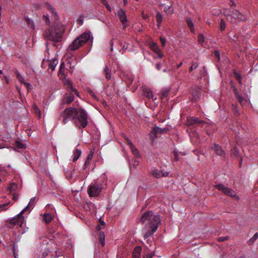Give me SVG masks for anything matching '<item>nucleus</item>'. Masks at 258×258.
<instances>
[{"label": "nucleus", "instance_id": "nucleus-4", "mask_svg": "<svg viewBox=\"0 0 258 258\" xmlns=\"http://www.w3.org/2000/svg\"><path fill=\"white\" fill-rule=\"evenodd\" d=\"M35 198H31L27 206L18 214L16 217L7 220L6 221V225L10 228H12L15 225L22 227L24 220V217L23 216V215L25 211L30 210L31 208L33 206V203L35 201Z\"/></svg>", "mask_w": 258, "mask_h": 258}, {"label": "nucleus", "instance_id": "nucleus-35", "mask_svg": "<svg viewBox=\"0 0 258 258\" xmlns=\"http://www.w3.org/2000/svg\"><path fill=\"white\" fill-rule=\"evenodd\" d=\"M64 68H65L64 63V62H62L61 63L60 67H59L58 75H64Z\"/></svg>", "mask_w": 258, "mask_h": 258}, {"label": "nucleus", "instance_id": "nucleus-62", "mask_svg": "<svg viewBox=\"0 0 258 258\" xmlns=\"http://www.w3.org/2000/svg\"><path fill=\"white\" fill-rule=\"evenodd\" d=\"M122 24L123 25V29H125L128 26L127 22H124V24Z\"/></svg>", "mask_w": 258, "mask_h": 258}, {"label": "nucleus", "instance_id": "nucleus-15", "mask_svg": "<svg viewBox=\"0 0 258 258\" xmlns=\"http://www.w3.org/2000/svg\"><path fill=\"white\" fill-rule=\"evenodd\" d=\"M45 8L51 13L52 16L54 17V20H56L58 19V15L55 9L48 3H46L45 4Z\"/></svg>", "mask_w": 258, "mask_h": 258}, {"label": "nucleus", "instance_id": "nucleus-3", "mask_svg": "<svg viewBox=\"0 0 258 258\" xmlns=\"http://www.w3.org/2000/svg\"><path fill=\"white\" fill-rule=\"evenodd\" d=\"M64 30L63 25L54 22L49 29L45 31L44 35L47 40L52 41V45L54 46L56 42L61 41Z\"/></svg>", "mask_w": 258, "mask_h": 258}, {"label": "nucleus", "instance_id": "nucleus-41", "mask_svg": "<svg viewBox=\"0 0 258 258\" xmlns=\"http://www.w3.org/2000/svg\"><path fill=\"white\" fill-rule=\"evenodd\" d=\"M10 202H8L7 203L1 204L0 205V211H4L6 210L8 208L7 206L9 205Z\"/></svg>", "mask_w": 258, "mask_h": 258}, {"label": "nucleus", "instance_id": "nucleus-24", "mask_svg": "<svg viewBox=\"0 0 258 258\" xmlns=\"http://www.w3.org/2000/svg\"><path fill=\"white\" fill-rule=\"evenodd\" d=\"M81 153L82 152L81 150L78 149V148L75 149V150L74 151L73 161H76L81 156Z\"/></svg>", "mask_w": 258, "mask_h": 258}, {"label": "nucleus", "instance_id": "nucleus-11", "mask_svg": "<svg viewBox=\"0 0 258 258\" xmlns=\"http://www.w3.org/2000/svg\"><path fill=\"white\" fill-rule=\"evenodd\" d=\"M64 85L68 92H74L77 96H79V93L78 91L73 87L72 83L71 80L68 79L64 80Z\"/></svg>", "mask_w": 258, "mask_h": 258}, {"label": "nucleus", "instance_id": "nucleus-53", "mask_svg": "<svg viewBox=\"0 0 258 258\" xmlns=\"http://www.w3.org/2000/svg\"><path fill=\"white\" fill-rule=\"evenodd\" d=\"M78 24L80 25H82L83 24V19H78L77 21Z\"/></svg>", "mask_w": 258, "mask_h": 258}, {"label": "nucleus", "instance_id": "nucleus-17", "mask_svg": "<svg viewBox=\"0 0 258 258\" xmlns=\"http://www.w3.org/2000/svg\"><path fill=\"white\" fill-rule=\"evenodd\" d=\"M68 63L70 64V71L72 73L73 70L77 63V60L74 56H72L68 59Z\"/></svg>", "mask_w": 258, "mask_h": 258}, {"label": "nucleus", "instance_id": "nucleus-50", "mask_svg": "<svg viewBox=\"0 0 258 258\" xmlns=\"http://www.w3.org/2000/svg\"><path fill=\"white\" fill-rule=\"evenodd\" d=\"M15 74L16 78L18 80H19V79H20L21 77H22V76L21 75V74L18 71H16L15 72Z\"/></svg>", "mask_w": 258, "mask_h": 258}, {"label": "nucleus", "instance_id": "nucleus-54", "mask_svg": "<svg viewBox=\"0 0 258 258\" xmlns=\"http://www.w3.org/2000/svg\"><path fill=\"white\" fill-rule=\"evenodd\" d=\"M104 5L105 6L107 10H108L109 12L111 11V8L107 3H105Z\"/></svg>", "mask_w": 258, "mask_h": 258}, {"label": "nucleus", "instance_id": "nucleus-47", "mask_svg": "<svg viewBox=\"0 0 258 258\" xmlns=\"http://www.w3.org/2000/svg\"><path fill=\"white\" fill-rule=\"evenodd\" d=\"M43 18L44 20L45 21L46 24L47 25H49L50 24V20H49L48 16V15H44Z\"/></svg>", "mask_w": 258, "mask_h": 258}, {"label": "nucleus", "instance_id": "nucleus-32", "mask_svg": "<svg viewBox=\"0 0 258 258\" xmlns=\"http://www.w3.org/2000/svg\"><path fill=\"white\" fill-rule=\"evenodd\" d=\"M44 219L46 223H49L53 219L52 215L50 214H45L44 215Z\"/></svg>", "mask_w": 258, "mask_h": 258}, {"label": "nucleus", "instance_id": "nucleus-27", "mask_svg": "<svg viewBox=\"0 0 258 258\" xmlns=\"http://www.w3.org/2000/svg\"><path fill=\"white\" fill-rule=\"evenodd\" d=\"M258 238V232H256L254 235L250 238L247 241V243L248 245H252Z\"/></svg>", "mask_w": 258, "mask_h": 258}, {"label": "nucleus", "instance_id": "nucleus-38", "mask_svg": "<svg viewBox=\"0 0 258 258\" xmlns=\"http://www.w3.org/2000/svg\"><path fill=\"white\" fill-rule=\"evenodd\" d=\"M236 98H237L239 102L242 105H244L246 102V100H245V98H244L243 97H242L241 96H240V95H238V96L236 97Z\"/></svg>", "mask_w": 258, "mask_h": 258}, {"label": "nucleus", "instance_id": "nucleus-2", "mask_svg": "<svg viewBox=\"0 0 258 258\" xmlns=\"http://www.w3.org/2000/svg\"><path fill=\"white\" fill-rule=\"evenodd\" d=\"M140 222L145 224L147 231L144 237L147 238L152 236L156 231L160 223V219L158 215H154L151 211H148L141 217Z\"/></svg>", "mask_w": 258, "mask_h": 258}, {"label": "nucleus", "instance_id": "nucleus-58", "mask_svg": "<svg viewBox=\"0 0 258 258\" xmlns=\"http://www.w3.org/2000/svg\"><path fill=\"white\" fill-rule=\"evenodd\" d=\"M89 94L90 95H91L92 97H93L94 99H97V97L94 95V94L92 91H89Z\"/></svg>", "mask_w": 258, "mask_h": 258}, {"label": "nucleus", "instance_id": "nucleus-25", "mask_svg": "<svg viewBox=\"0 0 258 258\" xmlns=\"http://www.w3.org/2000/svg\"><path fill=\"white\" fill-rule=\"evenodd\" d=\"M167 128H162L158 126H156L153 130V132L155 135H157L158 134H163L167 132Z\"/></svg>", "mask_w": 258, "mask_h": 258}, {"label": "nucleus", "instance_id": "nucleus-10", "mask_svg": "<svg viewBox=\"0 0 258 258\" xmlns=\"http://www.w3.org/2000/svg\"><path fill=\"white\" fill-rule=\"evenodd\" d=\"M191 94V101H198L200 98L201 89L198 87L192 88L190 90Z\"/></svg>", "mask_w": 258, "mask_h": 258}, {"label": "nucleus", "instance_id": "nucleus-55", "mask_svg": "<svg viewBox=\"0 0 258 258\" xmlns=\"http://www.w3.org/2000/svg\"><path fill=\"white\" fill-rule=\"evenodd\" d=\"M233 91H234V94H235L236 97L237 96H238V95H239V94H238V91H237L236 88H234V89H233Z\"/></svg>", "mask_w": 258, "mask_h": 258}, {"label": "nucleus", "instance_id": "nucleus-39", "mask_svg": "<svg viewBox=\"0 0 258 258\" xmlns=\"http://www.w3.org/2000/svg\"><path fill=\"white\" fill-rule=\"evenodd\" d=\"M232 155L234 156L235 157H237L239 155V151L236 147H234L231 150Z\"/></svg>", "mask_w": 258, "mask_h": 258}, {"label": "nucleus", "instance_id": "nucleus-59", "mask_svg": "<svg viewBox=\"0 0 258 258\" xmlns=\"http://www.w3.org/2000/svg\"><path fill=\"white\" fill-rule=\"evenodd\" d=\"M24 85L27 87V88L28 90L30 89L31 85L29 83H25Z\"/></svg>", "mask_w": 258, "mask_h": 258}, {"label": "nucleus", "instance_id": "nucleus-45", "mask_svg": "<svg viewBox=\"0 0 258 258\" xmlns=\"http://www.w3.org/2000/svg\"><path fill=\"white\" fill-rule=\"evenodd\" d=\"M16 146L17 148L19 149H23L25 147L23 143L19 142L16 143Z\"/></svg>", "mask_w": 258, "mask_h": 258}, {"label": "nucleus", "instance_id": "nucleus-29", "mask_svg": "<svg viewBox=\"0 0 258 258\" xmlns=\"http://www.w3.org/2000/svg\"><path fill=\"white\" fill-rule=\"evenodd\" d=\"M17 188V185L15 183H12L9 184L8 187V190L9 191L10 193L12 194L16 188Z\"/></svg>", "mask_w": 258, "mask_h": 258}, {"label": "nucleus", "instance_id": "nucleus-51", "mask_svg": "<svg viewBox=\"0 0 258 258\" xmlns=\"http://www.w3.org/2000/svg\"><path fill=\"white\" fill-rule=\"evenodd\" d=\"M154 255V253H151L146 254L145 256L143 257V258H152Z\"/></svg>", "mask_w": 258, "mask_h": 258}, {"label": "nucleus", "instance_id": "nucleus-1", "mask_svg": "<svg viewBox=\"0 0 258 258\" xmlns=\"http://www.w3.org/2000/svg\"><path fill=\"white\" fill-rule=\"evenodd\" d=\"M88 115L87 111L82 108L77 109L75 107L66 108L60 113L58 120L65 124L69 120L73 121L75 125L79 129L86 127L88 124Z\"/></svg>", "mask_w": 258, "mask_h": 258}, {"label": "nucleus", "instance_id": "nucleus-13", "mask_svg": "<svg viewBox=\"0 0 258 258\" xmlns=\"http://www.w3.org/2000/svg\"><path fill=\"white\" fill-rule=\"evenodd\" d=\"M117 15L122 24H124V22H127L125 12L123 9H119L117 12Z\"/></svg>", "mask_w": 258, "mask_h": 258}, {"label": "nucleus", "instance_id": "nucleus-30", "mask_svg": "<svg viewBox=\"0 0 258 258\" xmlns=\"http://www.w3.org/2000/svg\"><path fill=\"white\" fill-rule=\"evenodd\" d=\"M99 238L102 246L105 245V235L103 232L100 231L99 234Z\"/></svg>", "mask_w": 258, "mask_h": 258}, {"label": "nucleus", "instance_id": "nucleus-18", "mask_svg": "<svg viewBox=\"0 0 258 258\" xmlns=\"http://www.w3.org/2000/svg\"><path fill=\"white\" fill-rule=\"evenodd\" d=\"M151 48L153 51H154L155 53H156L159 57H162L163 56V54L161 51L159 46L155 43H152L150 45Z\"/></svg>", "mask_w": 258, "mask_h": 258}, {"label": "nucleus", "instance_id": "nucleus-64", "mask_svg": "<svg viewBox=\"0 0 258 258\" xmlns=\"http://www.w3.org/2000/svg\"><path fill=\"white\" fill-rule=\"evenodd\" d=\"M161 66L160 63L156 64V68L157 70H160L161 69Z\"/></svg>", "mask_w": 258, "mask_h": 258}, {"label": "nucleus", "instance_id": "nucleus-44", "mask_svg": "<svg viewBox=\"0 0 258 258\" xmlns=\"http://www.w3.org/2000/svg\"><path fill=\"white\" fill-rule=\"evenodd\" d=\"M26 21L28 25L32 28H34V25L33 24V21L30 20L29 18H27L26 19Z\"/></svg>", "mask_w": 258, "mask_h": 258}, {"label": "nucleus", "instance_id": "nucleus-52", "mask_svg": "<svg viewBox=\"0 0 258 258\" xmlns=\"http://www.w3.org/2000/svg\"><path fill=\"white\" fill-rule=\"evenodd\" d=\"M93 157V153L91 152V153H90L88 156H87V158L86 159L87 160H88V161H91L92 158Z\"/></svg>", "mask_w": 258, "mask_h": 258}, {"label": "nucleus", "instance_id": "nucleus-16", "mask_svg": "<svg viewBox=\"0 0 258 258\" xmlns=\"http://www.w3.org/2000/svg\"><path fill=\"white\" fill-rule=\"evenodd\" d=\"M45 8L51 13L52 16L54 17V20H56L58 19V15L55 9L48 3H46L45 4Z\"/></svg>", "mask_w": 258, "mask_h": 258}, {"label": "nucleus", "instance_id": "nucleus-43", "mask_svg": "<svg viewBox=\"0 0 258 258\" xmlns=\"http://www.w3.org/2000/svg\"><path fill=\"white\" fill-rule=\"evenodd\" d=\"M229 239V236H222L218 238V240L219 242H223Z\"/></svg>", "mask_w": 258, "mask_h": 258}, {"label": "nucleus", "instance_id": "nucleus-12", "mask_svg": "<svg viewBox=\"0 0 258 258\" xmlns=\"http://www.w3.org/2000/svg\"><path fill=\"white\" fill-rule=\"evenodd\" d=\"M212 149L215 151V152L220 156H224L225 152L222 149L221 147L219 146L218 144H214L212 146Z\"/></svg>", "mask_w": 258, "mask_h": 258}, {"label": "nucleus", "instance_id": "nucleus-20", "mask_svg": "<svg viewBox=\"0 0 258 258\" xmlns=\"http://www.w3.org/2000/svg\"><path fill=\"white\" fill-rule=\"evenodd\" d=\"M142 251V248L140 246H136L134 248L133 254V258H141V252Z\"/></svg>", "mask_w": 258, "mask_h": 258}, {"label": "nucleus", "instance_id": "nucleus-40", "mask_svg": "<svg viewBox=\"0 0 258 258\" xmlns=\"http://www.w3.org/2000/svg\"><path fill=\"white\" fill-rule=\"evenodd\" d=\"M169 92V90L168 89L163 90L162 91V94H161L162 99H163V98L166 97L168 96Z\"/></svg>", "mask_w": 258, "mask_h": 258}, {"label": "nucleus", "instance_id": "nucleus-22", "mask_svg": "<svg viewBox=\"0 0 258 258\" xmlns=\"http://www.w3.org/2000/svg\"><path fill=\"white\" fill-rule=\"evenodd\" d=\"M128 145H129L130 149L133 153L137 157H139V153L138 149L135 147L133 143L129 140L127 141Z\"/></svg>", "mask_w": 258, "mask_h": 258}, {"label": "nucleus", "instance_id": "nucleus-42", "mask_svg": "<svg viewBox=\"0 0 258 258\" xmlns=\"http://www.w3.org/2000/svg\"><path fill=\"white\" fill-rule=\"evenodd\" d=\"M199 66V63L198 62H194L192 64L191 67H190L189 71L191 72L194 70L196 69Z\"/></svg>", "mask_w": 258, "mask_h": 258}, {"label": "nucleus", "instance_id": "nucleus-56", "mask_svg": "<svg viewBox=\"0 0 258 258\" xmlns=\"http://www.w3.org/2000/svg\"><path fill=\"white\" fill-rule=\"evenodd\" d=\"M142 16L144 20L147 19L149 17V16L145 14L143 12L142 13Z\"/></svg>", "mask_w": 258, "mask_h": 258}, {"label": "nucleus", "instance_id": "nucleus-8", "mask_svg": "<svg viewBox=\"0 0 258 258\" xmlns=\"http://www.w3.org/2000/svg\"><path fill=\"white\" fill-rule=\"evenodd\" d=\"M215 187L219 190H221L225 195L231 197H235L236 199H239V197L236 195L234 190L225 186L223 184H219L215 185Z\"/></svg>", "mask_w": 258, "mask_h": 258}, {"label": "nucleus", "instance_id": "nucleus-34", "mask_svg": "<svg viewBox=\"0 0 258 258\" xmlns=\"http://www.w3.org/2000/svg\"><path fill=\"white\" fill-rule=\"evenodd\" d=\"M104 73L105 75V77L106 79L110 80L111 79V73L109 70V68L107 66H106L104 70Z\"/></svg>", "mask_w": 258, "mask_h": 258}, {"label": "nucleus", "instance_id": "nucleus-60", "mask_svg": "<svg viewBox=\"0 0 258 258\" xmlns=\"http://www.w3.org/2000/svg\"><path fill=\"white\" fill-rule=\"evenodd\" d=\"M13 199L15 201H17L18 199V196L16 194H14L13 195Z\"/></svg>", "mask_w": 258, "mask_h": 258}, {"label": "nucleus", "instance_id": "nucleus-37", "mask_svg": "<svg viewBox=\"0 0 258 258\" xmlns=\"http://www.w3.org/2000/svg\"><path fill=\"white\" fill-rule=\"evenodd\" d=\"M198 42L201 45H203L204 41H205V37L203 34H200L198 36Z\"/></svg>", "mask_w": 258, "mask_h": 258}, {"label": "nucleus", "instance_id": "nucleus-21", "mask_svg": "<svg viewBox=\"0 0 258 258\" xmlns=\"http://www.w3.org/2000/svg\"><path fill=\"white\" fill-rule=\"evenodd\" d=\"M58 63V60L52 59L48 61V69H50L51 71H53L55 70V67Z\"/></svg>", "mask_w": 258, "mask_h": 258}, {"label": "nucleus", "instance_id": "nucleus-5", "mask_svg": "<svg viewBox=\"0 0 258 258\" xmlns=\"http://www.w3.org/2000/svg\"><path fill=\"white\" fill-rule=\"evenodd\" d=\"M92 42L93 37L91 38L90 33L85 32L82 35L76 38L69 46L68 49V52L70 53L72 50H76L78 49L80 47L82 46L83 44L86 42Z\"/></svg>", "mask_w": 258, "mask_h": 258}, {"label": "nucleus", "instance_id": "nucleus-48", "mask_svg": "<svg viewBox=\"0 0 258 258\" xmlns=\"http://www.w3.org/2000/svg\"><path fill=\"white\" fill-rule=\"evenodd\" d=\"M90 161L86 160L85 162L84 165V169H85L87 168H88L89 167V166L90 165Z\"/></svg>", "mask_w": 258, "mask_h": 258}, {"label": "nucleus", "instance_id": "nucleus-36", "mask_svg": "<svg viewBox=\"0 0 258 258\" xmlns=\"http://www.w3.org/2000/svg\"><path fill=\"white\" fill-rule=\"evenodd\" d=\"M226 28V23L223 19H221L220 22V30L221 32L224 31Z\"/></svg>", "mask_w": 258, "mask_h": 258}, {"label": "nucleus", "instance_id": "nucleus-7", "mask_svg": "<svg viewBox=\"0 0 258 258\" xmlns=\"http://www.w3.org/2000/svg\"><path fill=\"white\" fill-rule=\"evenodd\" d=\"M103 188V184L97 182L91 183L88 189V193L91 197L98 196Z\"/></svg>", "mask_w": 258, "mask_h": 258}, {"label": "nucleus", "instance_id": "nucleus-57", "mask_svg": "<svg viewBox=\"0 0 258 258\" xmlns=\"http://www.w3.org/2000/svg\"><path fill=\"white\" fill-rule=\"evenodd\" d=\"M174 160L175 161H177V151H174Z\"/></svg>", "mask_w": 258, "mask_h": 258}, {"label": "nucleus", "instance_id": "nucleus-26", "mask_svg": "<svg viewBox=\"0 0 258 258\" xmlns=\"http://www.w3.org/2000/svg\"><path fill=\"white\" fill-rule=\"evenodd\" d=\"M186 22L187 23V26L190 29V32L194 33H195V30L194 28V25L192 23L191 20L190 18H186Z\"/></svg>", "mask_w": 258, "mask_h": 258}, {"label": "nucleus", "instance_id": "nucleus-49", "mask_svg": "<svg viewBox=\"0 0 258 258\" xmlns=\"http://www.w3.org/2000/svg\"><path fill=\"white\" fill-rule=\"evenodd\" d=\"M160 40L161 42L162 46L164 47L166 44V39L163 37H160Z\"/></svg>", "mask_w": 258, "mask_h": 258}, {"label": "nucleus", "instance_id": "nucleus-33", "mask_svg": "<svg viewBox=\"0 0 258 258\" xmlns=\"http://www.w3.org/2000/svg\"><path fill=\"white\" fill-rule=\"evenodd\" d=\"M233 75L235 78L238 80V83L240 84H242V78L241 75L240 74L236 72V71L233 72Z\"/></svg>", "mask_w": 258, "mask_h": 258}, {"label": "nucleus", "instance_id": "nucleus-28", "mask_svg": "<svg viewBox=\"0 0 258 258\" xmlns=\"http://www.w3.org/2000/svg\"><path fill=\"white\" fill-rule=\"evenodd\" d=\"M32 110L39 118L41 117V111L36 104L33 105Z\"/></svg>", "mask_w": 258, "mask_h": 258}, {"label": "nucleus", "instance_id": "nucleus-9", "mask_svg": "<svg viewBox=\"0 0 258 258\" xmlns=\"http://www.w3.org/2000/svg\"><path fill=\"white\" fill-rule=\"evenodd\" d=\"M205 123V122L203 120H201L198 118L191 117H188L187 119V125L188 126H191L193 128L197 127L198 126L202 127L203 124Z\"/></svg>", "mask_w": 258, "mask_h": 258}, {"label": "nucleus", "instance_id": "nucleus-31", "mask_svg": "<svg viewBox=\"0 0 258 258\" xmlns=\"http://www.w3.org/2000/svg\"><path fill=\"white\" fill-rule=\"evenodd\" d=\"M162 15L161 13L158 12L156 14V19L157 22V26L158 27H160L162 22Z\"/></svg>", "mask_w": 258, "mask_h": 258}, {"label": "nucleus", "instance_id": "nucleus-14", "mask_svg": "<svg viewBox=\"0 0 258 258\" xmlns=\"http://www.w3.org/2000/svg\"><path fill=\"white\" fill-rule=\"evenodd\" d=\"M152 175L156 178H160L161 176H168V172H164L162 170H159L158 169H154L152 172Z\"/></svg>", "mask_w": 258, "mask_h": 258}, {"label": "nucleus", "instance_id": "nucleus-46", "mask_svg": "<svg viewBox=\"0 0 258 258\" xmlns=\"http://www.w3.org/2000/svg\"><path fill=\"white\" fill-rule=\"evenodd\" d=\"M213 54H214V56L215 57H216L218 60H220V53H219V51L215 50L214 52H213Z\"/></svg>", "mask_w": 258, "mask_h": 258}, {"label": "nucleus", "instance_id": "nucleus-19", "mask_svg": "<svg viewBox=\"0 0 258 258\" xmlns=\"http://www.w3.org/2000/svg\"><path fill=\"white\" fill-rule=\"evenodd\" d=\"M68 93H66L64 97V101L67 104L71 103L74 100V92H68Z\"/></svg>", "mask_w": 258, "mask_h": 258}, {"label": "nucleus", "instance_id": "nucleus-61", "mask_svg": "<svg viewBox=\"0 0 258 258\" xmlns=\"http://www.w3.org/2000/svg\"><path fill=\"white\" fill-rule=\"evenodd\" d=\"M22 84H25V83H26L25 81H24V79H23V78L22 77H21L20 79H19L18 80Z\"/></svg>", "mask_w": 258, "mask_h": 258}, {"label": "nucleus", "instance_id": "nucleus-6", "mask_svg": "<svg viewBox=\"0 0 258 258\" xmlns=\"http://www.w3.org/2000/svg\"><path fill=\"white\" fill-rule=\"evenodd\" d=\"M225 15L227 20L232 23L246 20L245 17L236 10L233 9L228 12H225Z\"/></svg>", "mask_w": 258, "mask_h": 258}, {"label": "nucleus", "instance_id": "nucleus-23", "mask_svg": "<svg viewBox=\"0 0 258 258\" xmlns=\"http://www.w3.org/2000/svg\"><path fill=\"white\" fill-rule=\"evenodd\" d=\"M143 94H144V96H146L148 99H152L153 100L154 99L153 98V95L152 92L151 91V90L150 89L144 88L143 89Z\"/></svg>", "mask_w": 258, "mask_h": 258}, {"label": "nucleus", "instance_id": "nucleus-63", "mask_svg": "<svg viewBox=\"0 0 258 258\" xmlns=\"http://www.w3.org/2000/svg\"><path fill=\"white\" fill-rule=\"evenodd\" d=\"M173 12V10L172 8H169L168 9V13L172 14Z\"/></svg>", "mask_w": 258, "mask_h": 258}]
</instances>
